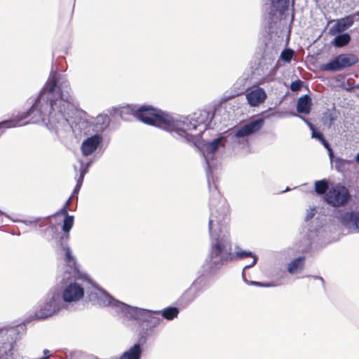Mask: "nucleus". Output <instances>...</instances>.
Wrapping results in <instances>:
<instances>
[{
	"label": "nucleus",
	"mask_w": 359,
	"mask_h": 359,
	"mask_svg": "<svg viewBox=\"0 0 359 359\" xmlns=\"http://www.w3.org/2000/svg\"><path fill=\"white\" fill-rule=\"evenodd\" d=\"M57 83L55 74L48 77L32 107L27 111L10 119L13 121V123H18L15 127L41 121L46 122L50 128L69 123L74 111V98L69 92L63 93Z\"/></svg>",
	"instance_id": "nucleus-1"
},
{
	"label": "nucleus",
	"mask_w": 359,
	"mask_h": 359,
	"mask_svg": "<svg viewBox=\"0 0 359 359\" xmlns=\"http://www.w3.org/2000/svg\"><path fill=\"white\" fill-rule=\"evenodd\" d=\"M71 282L62 291V297L65 302H78L84 296V286L92 284V280L85 273L76 269Z\"/></svg>",
	"instance_id": "nucleus-2"
},
{
	"label": "nucleus",
	"mask_w": 359,
	"mask_h": 359,
	"mask_svg": "<svg viewBox=\"0 0 359 359\" xmlns=\"http://www.w3.org/2000/svg\"><path fill=\"white\" fill-rule=\"evenodd\" d=\"M138 120L143 123L161 128L164 130L173 125V118L150 105H144L138 108Z\"/></svg>",
	"instance_id": "nucleus-3"
},
{
	"label": "nucleus",
	"mask_w": 359,
	"mask_h": 359,
	"mask_svg": "<svg viewBox=\"0 0 359 359\" xmlns=\"http://www.w3.org/2000/svg\"><path fill=\"white\" fill-rule=\"evenodd\" d=\"M209 113L206 111H202L198 114H194L193 117H186L182 121H177L173 119V125L166 130L175 132L178 135L184 137L187 142H194L195 137L188 132L196 130L201 124L205 121L202 118L208 117Z\"/></svg>",
	"instance_id": "nucleus-4"
},
{
	"label": "nucleus",
	"mask_w": 359,
	"mask_h": 359,
	"mask_svg": "<svg viewBox=\"0 0 359 359\" xmlns=\"http://www.w3.org/2000/svg\"><path fill=\"white\" fill-rule=\"evenodd\" d=\"M210 256L212 259L219 258L215 264H224L233 261L232 245L228 238L218 237L212 242Z\"/></svg>",
	"instance_id": "nucleus-5"
},
{
	"label": "nucleus",
	"mask_w": 359,
	"mask_h": 359,
	"mask_svg": "<svg viewBox=\"0 0 359 359\" xmlns=\"http://www.w3.org/2000/svg\"><path fill=\"white\" fill-rule=\"evenodd\" d=\"M351 198L346 187L341 184L332 187L326 194V202L333 207L345 205Z\"/></svg>",
	"instance_id": "nucleus-6"
},
{
	"label": "nucleus",
	"mask_w": 359,
	"mask_h": 359,
	"mask_svg": "<svg viewBox=\"0 0 359 359\" xmlns=\"http://www.w3.org/2000/svg\"><path fill=\"white\" fill-rule=\"evenodd\" d=\"M358 61L357 56L353 54H341L334 60L323 65V69L326 71H338L344 68L349 67L356 64Z\"/></svg>",
	"instance_id": "nucleus-7"
},
{
	"label": "nucleus",
	"mask_w": 359,
	"mask_h": 359,
	"mask_svg": "<svg viewBox=\"0 0 359 359\" xmlns=\"http://www.w3.org/2000/svg\"><path fill=\"white\" fill-rule=\"evenodd\" d=\"M58 310L59 306L57 304V297L54 294L39 310L35 311L34 318L39 320L46 319L55 314Z\"/></svg>",
	"instance_id": "nucleus-8"
},
{
	"label": "nucleus",
	"mask_w": 359,
	"mask_h": 359,
	"mask_svg": "<svg viewBox=\"0 0 359 359\" xmlns=\"http://www.w3.org/2000/svg\"><path fill=\"white\" fill-rule=\"evenodd\" d=\"M264 118H258L251 121L247 124L240 127L236 132L235 136L238 138L245 137L253 135L259 131L264 126Z\"/></svg>",
	"instance_id": "nucleus-9"
},
{
	"label": "nucleus",
	"mask_w": 359,
	"mask_h": 359,
	"mask_svg": "<svg viewBox=\"0 0 359 359\" xmlns=\"http://www.w3.org/2000/svg\"><path fill=\"white\" fill-rule=\"evenodd\" d=\"M159 311H151L140 309L136 312V318L142 322H147L150 326H156L160 323L161 319L159 317Z\"/></svg>",
	"instance_id": "nucleus-10"
},
{
	"label": "nucleus",
	"mask_w": 359,
	"mask_h": 359,
	"mask_svg": "<svg viewBox=\"0 0 359 359\" xmlns=\"http://www.w3.org/2000/svg\"><path fill=\"white\" fill-rule=\"evenodd\" d=\"M101 142V137L95 135L86 139L81 144V151L83 156H88L92 154L97 148Z\"/></svg>",
	"instance_id": "nucleus-11"
},
{
	"label": "nucleus",
	"mask_w": 359,
	"mask_h": 359,
	"mask_svg": "<svg viewBox=\"0 0 359 359\" xmlns=\"http://www.w3.org/2000/svg\"><path fill=\"white\" fill-rule=\"evenodd\" d=\"M266 98V94L264 89L257 88L246 94V99L248 104L252 107L258 106L264 102Z\"/></svg>",
	"instance_id": "nucleus-12"
},
{
	"label": "nucleus",
	"mask_w": 359,
	"mask_h": 359,
	"mask_svg": "<svg viewBox=\"0 0 359 359\" xmlns=\"http://www.w3.org/2000/svg\"><path fill=\"white\" fill-rule=\"evenodd\" d=\"M74 216L72 215H66L62 224V231H64V234L60 237L59 243L60 245H64V244H67V242L69 239V231L74 225Z\"/></svg>",
	"instance_id": "nucleus-13"
},
{
	"label": "nucleus",
	"mask_w": 359,
	"mask_h": 359,
	"mask_svg": "<svg viewBox=\"0 0 359 359\" xmlns=\"http://www.w3.org/2000/svg\"><path fill=\"white\" fill-rule=\"evenodd\" d=\"M142 348L140 344H135L128 350L123 352L119 359H140Z\"/></svg>",
	"instance_id": "nucleus-14"
},
{
	"label": "nucleus",
	"mask_w": 359,
	"mask_h": 359,
	"mask_svg": "<svg viewBox=\"0 0 359 359\" xmlns=\"http://www.w3.org/2000/svg\"><path fill=\"white\" fill-rule=\"evenodd\" d=\"M311 98L308 95L300 97L297 100V110L299 113L309 114L311 109Z\"/></svg>",
	"instance_id": "nucleus-15"
},
{
	"label": "nucleus",
	"mask_w": 359,
	"mask_h": 359,
	"mask_svg": "<svg viewBox=\"0 0 359 359\" xmlns=\"http://www.w3.org/2000/svg\"><path fill=\"white\" fill-rule=\"evenodd\" d=\"M358 14L357 13L338 20L334 26L335 30L338 32H341L352 26L354 22V16Z\"/></svg>",
	"instance_id": "nucleus-16"
},
{
	"label": "nucleus",
	"mask_w": 359,
	"mask_h": 359,
	"mask_svg": "<svg viewBox=\"0 0 359 359\" xmlns=\"http://www.w3.org/2000/svg\"><path fill=\"white\" fill-rule=\"evenodd\" d=\"M341 221L343 224L347 226L353 224L359 229V212H346L341 216Z\"/></svg>",
	"instance_id": "nucleus-17"
},
{
	"label": "nucleus",
	"mask_w": 359,
	"mask_h": 359,
	"mask_svg": "<svg viewBox=\"0 0 359 359\" xmlns=\"http://www.w3.org/2000/svg\"><path fill=\"white\" fill-rule=\"evenodd\" d=\"M305 265V257H299L294 259H293L291 262L288 264L287 266V271L290 274H294L298 272H301Z\"/></svg>",
	"instance_id": "nucleus-18"
},
{
	"label": "nucleus",
	"mask_w": 359,
	"mask_h": 359,
	"mask_svg": "<svg viewBox=\"0 0 359 359\" xmlns=\"http://www.w3.org/2000/svg\"><path fill=\"white\" fill-rule=\"evenodd\" d=\"M62 249L65 252V259L66 262L68 266L71 267L72 271L69 272V273L71 275H74V272L76 269L79 270L76 262V259L74 258V257L72 255L71 249L69 246H67V244H64V245H60Z\"/></svg>",
	"instance_id": "nucleus-19"
},
{
	"label": "nucleus",
	"mask_w": 359,
	"mask_h": 359,
	"mask_svg": "<svg viewBox=\"0 0 359 359\" xmlns=\"http://www.w3.org/2000/svg\"><path fill=\"white\" fill-rule=\"evenodd\" d=\"M73 15V6L69 5L67 8H63L60 11L58 20L62 25H69Z\"/></svg>",
	"instance_id": "nucleus-20"
},
{
	"label": "nucleus",
	"mask_w": 359,
	"mask_h": 359,
	"mask_svg": "<svg viewBox=\"0 0 359 359\" xmlns=\"http://www.w3.org/2000/svg\"><path fill=\"white\" fill-rule=\"evenodd\" d=\"M138 108L133 105H126L121 108L120 116L123 119H127L128 115H132L136 118H138L139 111Z\"/></svg>",
	"instance_id": "nucleus-21"
},
{
	"label": "nucleus",
	"mask_w": 359,
	"mask_h": 359,
	"mask_svg": "<svg viewBox=\"0 0 359 359\" xmlns=\"http://www.w3.org/2000/svg\"><path fill=\"white\" fill-rule=\"evenodd\" d=\"M233 260L238 259H245L246 257H251L253 258L252 262L247 267H251L256 264L257 262V257L250 251L238 250L236 252H233Z\"/></svg>",
	"instance_id": "nucleus-22"
},
{
	"label": "nucleus",
	"mask_w": 359,
	"mask_h": 359,
	"mask_svg": "<svg viewBox=\"0 0 359 359\" xmlns=\"http://www.w3.org/2000/svg\"><path fill=\"white\" fill-rule=\"evenodd\" d=\"M179 312L177 307L169 306L163 310L161 316L163 318L171 320L178 316Z\"/></svg>",
	"instance_id": "nucleus-23"
},
{
	"label": "nucleus",
	"mask_w": 359,
	"mask_h": 359,
	"mask_svg": "<svg viewBox=\"0 0 359 359\" xmlns=\"http://www.w3.org/2000/svg\"><path fill=\"white\" fill-rule=\"evenodd\" d=\"M351 41V36L344 33L337 36L334 39V44L337 47H343L347 45Z\"/></svg>",
	"instance_id": "nucleus-24"
},
{
	"label": "nucleus",
	"mask_w": 359,
	"mask_h": 359,
	"mask_svg": "<svg viewBox=\"0 0 359 359\" xmlns=\"http://www.w3.org/2000/svg\"><path fill=\"white\" fill-rule=\"evenodd\" d=\"M329 189L326 180H318L315 182V191L317 194L320 195L325 194Z\"/></svg>",
	"instance_id": "nucleus-25"
},
{
	"label": "nucleus",
	"mask_w": 359,
	"mask_h": 359,
	"mask_svg": "<svg viewBox=\"0 0 359 359\" xmlns=\"http://www.w3.org/2000/svg\"><path fill=\"white\" fill-rule=\"evenodd\" d=\"M271 4L280 14L288 8V0H271Z\"/></svg>",
	"instance_id": "nucleus-26"
},
{
	"label": "nucleus",
	"mask_w": 359,
	"mask_h": 359,
	"mask_svg": "<svg viewBox=\"0 0 359 359\" xmlns=\"http://www.w3.org/2000/svg\"><path fill=\"white\" fill-rule=\"evenodd\" d=\"M219 143H220V138H217V139L213 140L210 142H208L205 144L206 151L209 153L215 152L219 148Z\"/></svg>",
	"instance_id": "nucleus-27"
},
{
	"label": "nucleus",
	"mask_w": 359,
	"mask_h": 359,
	"mask_svg": "<svg viewBox=\"0 0 359 359\" xmlns=\"http://www.w3.org/2000/svg\"><path fill=\"white\" fill-rule=\"evenodd\" d=\"M349 163L348 160H344L340 158H337L334 160V166L337 171L343 172L346 166Z\"/></svg>",
	"instance_id": "nucleus-28"
},
{
	"label": "nucleus",
	"mask_w": 359,
	"mask_h": 359,
	"mask_svg": "<svg viewBox=\"0 0 359 359\" xmlns=\"http://www.w3.org/2000/svg\"><path fill=\"white\" fill-rule=\"evenodd\" d=\"M224 220V215L219 214V216H217L214 214H212L211 217L209 220V229L210 231H212L213 222H215L217 224H221Z\"/></svg>",
	"instance_id": "nucleus-29"
},
{
	"label": "nucleus",
	"mask_w": 359,
	"mask_h": 359,
	"mask_svg": "<svg viewBox=\"0 0 359 359\" xmlns=\"http://www.w3.org/2000/svg\"><path fill=\"white\" fill-rule=\"evenodd\" d=\"M13 121L6 120L0 122V135L4 132L5 129L15 128V125L18 123H13Z\"/></svg>",
	"instance_id": "nucleus-30"
},
{
	"label": "nucleus",
	"mask_w": 359,
	"mask_h": 359,
	"mask_svg": "<svg viewBox=\"0 0 359 359\" xmlns=\"http://www.w3.org/2000/svg\"><path fill=\"white\" fill-rule=\"evenodd\" d=\"M294 55V51L291 49H285L281 53V58L285 62H290Z\"/></svg>",
	"instance_id": "nucleus-31"
},
{
	"label": "nucleus",
	"mask_w": 359,
	"mask_h": 359,
	"mask_svg": "<svg viewBox=\"0 0 359 359\" xmlns=\"http://www.w3.org/2000/svg\"><path fill=\"white\" fill-rule=\"evenodd\" d=\"M308 125H309L310 129L312 130L311 137L313 138L318 139L320 142L324 138L323 135L320 132L316 131L314 126L311 123H308Z\"/></svg>",
	"instance_id": "nucleus-32"
},
{
	"label": "nucleus",
	"mask_w": 359,
	"mask_h": 359,
	"mask_svg": "<svg viewBox=\"0 0 359 359\" xmlns=\"http://www.w3.org/2000/svg\"><path fill=\"white\" fill-rule=\"evenodd\" d=\"M304 82L299 79L292 82L290 85V89L293 92L299 91L302 89Z\"/></svg>",
	"instance_id": "nucleus-33"
},
{
	"label": "nucleus",
	"mask_w": 359,
	"mask_h": 359,
	"mask_svg": "<svg viewBox=\"0 0 359 359\" xmlns=\"http://www.w3.org/2000/svg\"><path fill=\"white\" fill-rule=\"evenodd\" d=\"M71 203H72V198L70 197L65 202L64 206L58 212V214H61V215H62L64 216L68 215V211H69V205H70Z\"/></svg>",
	"instance_id": "nucleus-34"
},
{
	"label": "nucleus",
	"mask_w": 359,
	"mask_h": 359,
	"mask_svg": "<svg viewBox=\"0 0 359 359\" xmlns=\"http://www.w3.org/2000/svg\"><path fill=\"white\" fill-rule=\"evenodd\" d=\"M252 284L259 287H271L273 286L271 283H262L260 282H252Z\"/></svg>",
	"instance_id": "nucleus-35"
},
{
	"label": "nucleus",
	"mask_w": 359,
	"mask_h": 359,
	"mask_svg": "<svg viewBox=\"0 0 359 359\" xmlns=\"http://www.w3.org/2000/svg\"><path fill=\"white\" fill-rule=\"evenodd\" d=\"M320 142L323 144V145L327 149L329 150L330 149H331V147L330 145V144L328 143V142L325 139V137L320 141Z\"/></svg>",
	"instance_id": "nucleus-36"
},
{
	"label": "nucleus",
	"mask_w": 359,
	"mask_h": 359,
	"mask_svg": "<svg viewBox=\"0 0 359 359\" xmlns=\"http://www.w3.org/2000/svg\"><path fill=\"white\" fill-rule=\"evenodd\" d=\"M83 177H84V174L81 172L79 179L77 180L76 184H80V187H81L83 181Z\"/></svg>",
	"instance_id": "nucleus-37"
},
{
	"label": "nucleus",
	"mask_w": 359,
	"mask_h": 359,
	"mask_svg": "<svg viewBox=\"0 0 359 359\" xmlns=\"http://www.w3.org/2000/svg\"><path fill=\"white\" fill-rule=\"evenodd\" d=\"M80 189H81L80 184H76L73 191L72 196L78 194Z\"/></svg>",
	"instance_id": "nucleus-38"
},
{
	"label": "nucleus",
	"mask_w": 359,
	"mask_h": 359,
	"mask_svg": "<svg viewBox=\"0 0 359 359\" xmlns=\"http://www.w3.org/2000/svg\"><path fill=\"white\" fill-rule=\"evenodd\" d=\"M329 121H330V125L333 123V121L335 120V117L332 116V114H329L328 115Z\"/></svg>",
	"instance_id": "nucleus-39"
},
{
	"label": "nucleus",
	"mask_w": 359,
	"mask_h": 359,
	"mask_svg": "<svg viewBox=\"0 0 359 359\" xmlns=\"http://www.w3.org/2000/svg\"><path fill=\"white\" fill-rule=\"evenodd\" d=\"M102 118L103 119V123H109V117L108 116H102Z\"/></svg>",
	"instance_id": "nucleus-40"
},
{
	"label": "nucleus",
	"mask_w": 359,
	"mask_h": 359,
	"mask_svg": "<svg viewBox=\"0 0 359 359\" xmlns=\"http://www.w3.org/2000/svg\"><path fill=\"white\" fill-rule=\"evenodd\" d=\"M328 151H329V156H330V158H331V159H332V158H333V157H334V154H333L332 149V148H331V149H330L328 150Z\"/></svg>",
	"instance_id": "nucleus-41"
},
{
	"label": "nucleus",
	"mask_w": 359,
	"mask_h": 359,
	"mask_svg": "<svg viewBox=\"0 0 359 359\" xmlns=\"http://www.w3.org/2000/svg\"><path fill=\"white\" fill-rule=\"evenodd\" d=\"M356 161L359 163V153L356 156Z\"/></svg>",
	"instance_id": "nucleus-42"
},
{
	"label": "nucleus",
	"mask_w": 359,
	"mask_h": 359,
	"mask_svg": "<svg viewBox=\"0 0 359 359\" xmlns=\"http://www.w3.org/2000/svg\"><path fill=\"white\" fill-rule=\"evenodd\" d=\"M353 88H357V89H359V83H358V84H357L356 86H355Z\"/></svg>",
	"instance_id": "nucleus-43"
},
{
	"label": "nucleus",
	"mask_w": 359,
	"mask_h": 359,
	"mask_svg": "<svg viewBox=\"0 0 359 359\" xmlns=\"http://www.w3.org/2000/svg\"><path fill=\"white\" fill-rule=\"evenodd\" d=\"M4 215L3 212L0 210V216H2Z\"/></svg>",
	"instance_id": "nucleus-44"
},
{
	"label": "nucleus",
	"mask_w": 359,
	"mask_h": 359,
	"mask_svg": "<svg viewBox=\"0 0 359 359\" xmlns=\"http://www.w3.org/2000/svg\"><path fill=\"white\" fill-rule=\"evenodd\" d=\"M48 352V350H45V351H44V353H45V354H46Z\"/></svg>",
	"instance_id": "nucleus-45"
}]
</instances>
